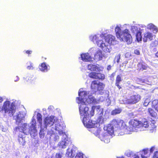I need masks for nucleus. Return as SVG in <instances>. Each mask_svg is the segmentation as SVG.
Returning a JSON list of instances; mask_svg holds the SVG:
<instances>
[{
  "label": "nucleus",
  "mask_w": 158,
  "mask_h": 158,
  "mask_svg": "<svg viewBox=\"0 0 158 158\" xmlns=\"http://www.w3.org/2000/svg\"><path fill=\"white\" fill-rule=\"evenodd\" d=\"M140 99V95L136 94L131 96L130 98L127 99V102L129 104H135L139 102Z\"/></svg>",
  "instance_id": "obj_13"
},
{
  "label": "nucleus",
  "mask_w": 158,
  "mask_h": 158,
  "mask_svg": "<svg viewBox=\"0 0 158 158\" xmlns=\"http://www.w3.org/2000/svg\"><path fill=\"white\" fill-rule=\"evenodd\" d=\"M93 109H96V113L100 117L103 115V109L100 108V106H93Z\"/></svg>",
  "instance_id": "obj_24"
},
{
  "label": "nucleus",
  "mask_w": 158,
  "mask_h": 158,
  "mask_svg": "<svg viewBox=\"0 0 158 158\" xmlns=\"http://www.w3.org/2000/svg\"><path fill=\"white\" fill-rule=\"evenodd\" d=\"M158 44V39H156L154 41L152 42L150 44V46L151 47H155L157 46Z\"/></svg>",
  "instance_id": "obj_35"
},
{
  "label": "nucleus",
  "mask_w": 158,
  "mask_h": 158,
  "mask_svg": "<svg viewBox=\"0 0 158 158\" xmlns=\"http://www.w3.org/2000/svg\"><path fill=\"white\" fill-rule=\"evenodd\" d=\"M153 35L152 34L149 32H147L144 33L143 38V40L144 42H146L148 40L150 41L152 40L153 39Z\"/></svg>",
  "instance_id": "obj_21"
},
{
  "label": "nucleus",
  "mask_w": 158,
  "mask_h": 158,
  "mask_svg": "<svg viewBox=\"0 0 158 158\" xmlns=\"http://www.w3.org/2000/svg\"><path fill=\"white\" fill-rule=\"evenodd\" d=\"M97 79H101L103 80L105 78V76L103 74L101 73H97Z\"/></svg>",
  "instance_id": "obj_37"
},
{
  "label": "nucleus",
  "mask_w": 158,
  "mask_h": 158,
  "mask_svg": "<svg viewBox=\"0 0 158 158\" xmlns=\"http://www.w3.org/2000/svg\"><path fill=\"white\" fill-rule=\"evenodd\" d=\"M46 109L45 108H44L43 109V110L44 111H45V113L46 112Z\"/></svg>",
  "instance_id": "obj_60"
},
{
  "label": "nucleus",
  "mask_w": 158,
  "mask_h": 158,
  "mask_svg": "<svg viewBox=\"0 0 158 158\" xmlns=\"http://www.w3.org/2000/svg\"><path fill=\"white\" fill-rule=\"evenodd\" d=\"M120 135H123V134L122 133L120 134Z\"/></svg>",
  "instance_id": "obj_62"
},
{
  "label": "nucleus",
  "mask_w": 158,
  "mask_h": 158,
  "mask_svg": "<svg viewBox=\"0 0 158 158\" xmlns=\"http://www.w3.org/2000/svg\"><path fill=\"white\" fill-rule=\"evenodd\" d=\"M121 27V25H118L115 27V31L117 37L121 41H126L128 44H131L132 42V38L129 30L126 29L122 31Z\"/></svg>",
  "instance_id": "obj_5"
},
{
  "label": "nucleus",
  "mask_w": 158,
  "mask_h": 158,
  "mask_svg": "<svg viewBox=\"0 0 158 158\" xmlns=\"http://www.w3.org/2000/svg\"><path fill=\"white\" fill-rule=\"evenodd\" d=\"M98 49L96 47H92L89 50L88 53L91 55H94Z\"/></svg>",
  "instance_id": "obj_28"
},
{
  "label": "nucleus",
  "mask_w": 158,
  "mask_h": 158,
  "mask_svg": "<svg viewBox=\"0 0 158 158\" xmlns=\"http://www.w3.org/2000/svg\"><path fill=\"white\" fill-rule=\"evenodd\" d=\"M150 102V99L148 98H147L145 100L143 105L144 106H146L149 104Z\"/></svg>",
  "instance_id": "obj_38"
},
{
  "label": "nucleus",
  "mask_w": 158,
  "mask_h": 158,
  "mask_svg": "<svg viewBox=\"0 0 158 158\" xmlns=\"http://www.w3.org/2000/svg\"><path fill=\"white\" fill-rule=\"evenodd\" d=\"M103 36L102 33L101 34H94L89 36V39L94 44H96Z\"/></svg>",
  "instance_id": "obj_16"
},
{
  "label": "nucleus",
  "mask_w": 158,
  "mask_h": 158,
  "mask_svg": "<svg viewBox=\"0 0 158 158\" xmlns=\"http://www.w3.org/2000/svg\"><path fill=\"white\" fill-rule=\"evenodd\" d=\"M139 31L140 32L141 35L142 33L143 32L142 31L144 30H146V26L144 25H139Z\"/></svg>",
  "instance_id": "obj_36"
},
{
  "label": "nucleus",
  "mask_w": 158,
  "mask_h": 158,
  "mask_svg": "<svg viewBox=\"0 0 158 158\" xmlns=\"http://www.w3.org/2000/svg\"><path fill=\"white\" fill-rule=\"evenodd\" d=\"M57 118L54 116H48L44 119V124L45 128L47 127L53 126L47 131V134L50 136V142H57L59 140V136L56 132H57L60 136H62L61 141L58 143V146L60 148H64L69 143L70 139L64 131L65 127V124L57 122Z\"/></svg>",
  "instance_id": "obj_2"
},
{
  "label": "nucleus",
  "mask_w": 158,
  "mask_h": 158,
  "mask_svg": "<svg viewBox=\"0 0 158 158\" xmlns=\"http://www.w3.org/2000/svg\"><path fill=\"white\" fill-rule=\"evenodd\" d=\"M27 158V157L26 156L25 158Z\"/></svg>",
  "instance_id": "obj_63"
},
{
  "label": "nucleus",
  "mask_w": 158,
  "mask_h": 158,
  "mask_svg": "<svg viewBox=\"0 0 158 158\" xmlns=\"http://www.w3.org/2000/svg\"><path fill=\"white\" fill-rule=\"evenodd\" d=\"M153 158H158V151H156L154 153Z\"/></svg>",
  "instance_id": "obj_45"
},
{
  "label": "nucleus",
  "mask_w": 158,
  "mask_h": 158,
  "mask_svg": "<svg viewBox=\"0 0 158 158\" xmlns=\"http://www.w3.org/2000/svg\"><path fill=\"white\" fill-rule=\"evenodd\" d=\"M105 87V85L98 81H94L91 82V87L93 90L92 94H90L85 101V99H82L81 98H79L77 103L80 104L79 110L81 118H82V122L86 127H91L97 126L98 124L96 121L89 120V108L86 106L89 104H95L98 103V101L91 94L97 91L103 90Z\"/></svg>",
  "instance_id": "obj_1"
},
{
  "label": "nucleus",
  "mask_w": 158,
  "mask_h": 158,
  "mask_svg": "<svg viewBox=\"0 0 158 158\" xmlns=\"http://www.w3.org/2000/svg\"><path fill=\"white\" fill-rule=\"evenodd\" d=\"M155 126L154 125V124H153L152 125V128H155Z\"/></svg>",
  "instance_id": "obj_59"
},
{
  "label": "nucleus",
  "mask_w": 158,
  "mask_h": 158,
  "mask_svg": "<svg viewBox=\"0 0 158 158\" xmlns=\"http://www.w3.org/2000/svg\"><path fill=\"white\" fill-rule=\"evenodd\" d=\"M121 81V77L119 75H118L116 77L115 85L119 89L121 88V87L119 85V83Z\"/></svg>",
  "instance_id": "obj_30"
},
{
  "label": "nucleus",
  "mask_w": 158,
  "mask_h": 158,
  "mask_svg": "<svg viewBox=\"0 0 158 158\" xmlns=\"http://www.w3.org/2000/svg\"><path fill=\"white\" fill-rule=\"evenodd\" d=\"M148 111L150 115L152 117H155L156 115V113L154 111V110L152 108H149L148 109Z\"/></svg>",
  "instance_id": "obj_34"
},
{
  "label": "nucleus",
  "mask_w": 158,
  "mask_h": 158,
  "mask_svg": "<svg viewBox=\"0 0 158 158\" xmlns=\"http://www.w3.org/2000/svg\"><path fill=\"white\" fill-rule=\"evenodd\" d=\"M26 53L28 55L31 54L32 53V51L31 50L25 51Z\"/></svg>",
  "instance_id": "obj_47"
},
{
  "label": "nucleus",
  "mask_w": 158,
  "mask_h": 158,
  "mask_svg": "<svg viewBox=\"0 0 158 158\" xmlns=\"http://www.w3.org/2000/svg\"><path fill=\"white\" fill-rule=\"evenodd\" d=\"M139 25L136 24L135 26H132L131 27V31L132 33L135 35L136 39L138 42L141 40L142 36L140 32L139 31Z\"/></svg>",
  "instance_id": "obj_10"
},
{
  "label": "nucleus",
  "mask_w": 158,
  "mask_h": 158,
  "mask_svg": "<svg viewBox=\"0 0 158 158\" xmlns=\"http://www.w3.org/2000/svg\"><path fill=\"white\" fill-rule=\"evenodd\" d=\"M148 66L145 63L140 61L138 64L137 69L139 70H146Z\"/></svg>",
  "instance_id": "obj_23"
},
{
  "label": "nucleus",
  "mask_w": 158,
  "mask_h": 158,
  "mask_svg": "<svg viewBox=\"0 0 158 158\" xmlns=\"http://www.w3.org/2000/svg\"><path fill=\"white\" fill-rule=\"evenodd\" d=\"M94 57L97 60H101L102 59L103 57V55L102 54V51L100 49H98L96 52L94 54Z\"/></svg>",
  "instance_id": "obj_22"
},
{
  "label": "nucleus",
  "mask_w": 158,
  "mask_h": 158,
  "mask_svg": "<svg viewBox=\"0 0 158 158\" xmlns=\"http://www.w3.org/2000/svg\"><path fill=\"white\" fill-rule=\"evenodd\" d=\"M81 60L85 61H92L93 59L88 53L81 54Z\"/></svg>",
  "instance_id": "obj_20"
},
{
  "label": "nucleus",
  "mask_w": 158,
  "mask_h": 158,
  "mask_svg": "<svg viewBox=\"0 0 158 158\" xmlns=\"http://www.w3.org/2000/svg\"><path fill=\"white\" fill-rule=\"evenodd\" d=\"M39 69L41 72L47 73L50 70V67L48 64L44 62L39 65Z\"/></svg>",
  "instance_id": "obj_18"
},
{
  "label": "nucleus",
  "mask_w": 158,
  "mask_h": 158,
  "mask_svg": "<svg viewBox=\"0 0 158 158\" xmlns=\"http://www.w3.org/2000/svg\"><path fill=\"white\" fill-rule=\"evenodd\" d=\"M25 115L26 114L24 112H19L17 113L14 116V119L15 120L16 124H18L21 123L24 119Z\"/></svg>",
  "instance_id": "obj_14"
},
{
  "label": "nucleus",
  "mask_w": 158,
  "mask_h": 158,
  "mask_svg": "<svg viewBox=\"0 0 158 158\" xmlns=\"http://www.w3.org/2000/svg\"><path fill=\"white\" fill-rule=\"evenodd\" d=\"M129 123L130 127L133 128V130L131 131V132L137 131L138 129L140 128L141 129L140 130H146L149 129V130H152V129L151 128L148 122L147 121H145L143 123L133 119L129 121Z\"/></svg>",
  "instance_id": "obj_7"
},
{
  "label": "nucleus",
  "mask_w": 158,
  "mask_h": 158,
  "mask_svg": "<svg viewBox=\"0 0 158 158\" xmlns=\"http://www.w3.org/2000/svg\"><path fill=\"white\" fill-rule=\"evenodd\" d=\"M156 56L158 57V51L156 53Z\"/></svg>",
  "instance_id": "obj_58"
},
{
  "label": "nucleus",
  "mask_w": 158,
  "mask_h": 158,
  "mask_svg": "<svg viewBox=\"0 0 158 158\" xmlns=\"http://www.w3.org/2000/svg\"><path fill=\"white\" fill-rule=\"evenodd\" d=\"M3 127L2 126L0 125V130H1Z\"/></svg>",
  "instance_id": "obj_57"
},
{
  "label": "nucleus",
  "mask_w": 158,
  "mask_h": 158,
  "mask_svg": "<svg viewBox=\"0 0 158 158\" xmlns=\"http://www.w3.org/2000/svg\"><path fill=\"white\" fill-rule=\"evenodd\" d=\"M103 129L104 130L103 132H107L108 134L112 135L114 131V127L111 123L105 126Z\"/></svg>",
  "instance_id": "obj_19"
},
{
  "label": "nucleus",
  "mask_w": 158,
  "mask_h": 158,
  "mask_svg": "<svg viewBox=\"0 0 158 158\" xmlns=\"http://www.w3.org/2000/svg\"><path fill=\"white\" fill-rule=\"evenodd\" d=\"M2 131L5 132L6 131V129L5 128H3V127L2 129L1 130Z\"/></svg>",
  "instance_id": "obj_54"
},
{
  "label": "nucleus",
  "mask_w": 158,
  "mask_h": 158,
  "mask_svg": "<svg viewBox=\"0 0 158 158\" xmlns=\"http://www.w3.org/2000/svg\"><path fill=\"white\" fill-rule=\"evenodd\" d=\"M32 75H31L30 74H27L23 77V79L25 81L29 83L31 79L32 78Z\"/></svg>",
  "instance_id": "obj_29"
},
{
  "label": "nucleus",
  "mask_w": 158,
  "mask_h": 158,
  "mask_svg": "<svg viewBox=\"0 0 158 158\" xmlns=\"http://www.w3.org/2000/svg\"><path fill=\"white\" fill-rule=\"evenodd\" d=\"M106 33L103 32L102 35L103 36L96 44L98 47L101 48L103 51L106 53H110L112 50L110 45L107 43L106 39L105 37Z\"/></svg>",
  "instance_id": "obj_9"
},
{
  "label": "nucleus",
  "mask_w": 158,
  "mask_h": 158,
  "mask_svg": "<svg viewBox=\"0 0 158 158\" xmlns=\"http://www.w3.org/2000/svg\"><path fill=\"white\" fill-rule=\"evenodd\" d=\"M87 67L88 69L91 71L99 72L102 71L103 69V68L102 66L98 64H88Z\"/></svg>",
  "instance_id": "obj_15"
},
{
  "label": "nucleus",
  "mask_w": 158,
  "mask_h": 158,
  "mask_svg": "<svg viewBox=\"0 0 158 158\" xmlns=\"http://www.w3.org/2000/svg\"><path fill=\"white\" fill-rule=\"evenodd\" d=\"M148 82L145 80L141 79L140 80V84L141 85H143L144 84L143 83L148 84Z\"/></svg>",
  "instance_id": "obj_43"
},
{
  "label": "nucleus",
  "mask_w": 158,
  "mask_h": 158,
  "mask_svg": "<svg viewBox=\"0 0 158 158\" xmlns=\"http://www.w3.org/2000/svg\"><path fill=\"white\" fill-rule=\"evenodd\" d=\"M155 148L154 147H152L150 149V152H152L154 149Z\"/></svg>",
  "instance_id": "obj_53"
},
{
  "label": "nucleus",
  "mask_w": 158,
  "mask_h": 158,
  "mask_svg": "<svg viewBox=\"0 0 158 158\" xmlns=\"http://www.w3.org/2000/svg\"><path fill=\"white\" fill-rule=\"evenodd\" d=\"M121 55L120 54H118L114 58V61H116L117 63H118L119 62V60L120 59Z\"/></svg>",
  "instance_id": "obj_41"
},
{
  "label": "nucleus",
  "mask_w": 158,
  "mask_h": 158,
  "mask_svg": "<svg viewBox=\"0 0 158 158\" xmlns=\"http://www.w3.org/2000/svg\"><path fill=\"white\" fill-rule=\"evenodd\" d=\"M36 123L34 116L32 119L31 123L27 125V123L21 124L18 127L14 128V130L17 131H20L18 138V140L19 144L23 146L25 143V137H23V134L27 135L30 134L32 137H34L37 134Z\"/></svg>",
  "instance_id": "obj_3"
},
{
  "label": "nucleus",
  "mask_w": 158,
  "mask_h": 158,
  "mask_svg": "<svg viewBox=\"0 0 158 158\" xmlns=\"http://www.w3.org/2000/svg\"><path fill=\"white\" fill-rule=\"evenodd\" d=\"M19 80V78L18 76H16L15 79V82H17Z\"/></svg>",
  "instance_id": "obj_50"
},
{
  "label": "nucleus",
  "mask_w": 158,
  "mask_h": 158,
  "mask_svg": "<svg viewBox=\"0 0 158 158\" xmlns=\"http://www.w3.org/2000/svg\"><path fill=\"white\" fill-rule=\"evenodd\" d=\"M148 152V150L146 149H144L141 152L140 154L141 158H147V157L145 156Z\"/></svg>",
  "instance_id": "obj_31"
},
{
  "label": "nucleus",
  "mask_w": 158,
  "mask_h": 158,
  "mask_svg": "<svg viewBox=\"0 0 158 158\" xmlns=\"http://www.w3.org/2000/svg\"><path fill=\"white\" fill-rule=\"evenodd\" d=\"M30 65L27 66V68L28 70H33L34 69L33 64L31 62H29Z\"/></svg>",
  "instance_id": "obj_42"
},
{
  "label": "nucleus",
  "mask_w": 158,
  "mask_h": 158,
  "mask_svg": "<svg viewBox=\"0 0 158 158\" xmlns=\"http://www.w3.org/2000/svg\"><path fill=\"white\" fill-rule=\"evenodd\" d=\"M11 102L7 99L3 103L1 108L0 106V112L4 111L6 115L12 117L16 111L15 101Z\"/></svg>",
  "instance_id": "obj_6"
},
{
  "label": "nucleus",
  "mask_w": 158,
  "mask_h": 158,
  "mask_svg": "<svg viewBox=\"0 0 158 158\" xmlns=\"http://www.w3.org/2000/svg\"><path fill=\"white\" fill-rule=\"evenodd\" d=\"M3 101V99L2 97H0V106L1 107L2 105V102Z\"/></svg>",
  "instance_id": "obj_48"
},
{
  "label": "nucleus",
  "mask_w": 158,
  "mask_h": 158,
  "mask_svg": "<svg viewBox=\"0 0 158 158\" xmlns=\"http://www.w3.org/2000/svg\"><path fill=\"white\" fill-rule=\"evenodd\" d=\"M107 43L109 44L114 45L117 43L118 42L115 40V36L111 35H108L107 37L105 38Z\"/></svg>",
  "instance_id": "obj_17"
},
{
  "label": "nucleus",
  "mask_w": 158,
  "mask_h": 158,
  "mask_svg": "<svg viewBox=\"0 0 158 158\" xmlns=\"http://www.w3.org/2000/svg\"><path fill=\"white\" fill-rule=\"evenodd\" d=\"M114 27H115V25H113L110 26V28L111 29H113L114 28Z\"/></svg>",
  "instance_id": "obj_56"
},
{
  "label": "nucleus",
  "mask_w": 158,
  "mask_h": 158,
  "mask_svg": "<svg viewBox=\"0 0 158 158\" xmlns=\"http://www.w3.org/2000/svg\"><path fill=\"white\" fill-rule=\"evenodd\" d=\"M122 111V110L119 108L113 110L111 112V114L112 115H115L117 114H119Z\"/></svg>",
  "instance_id": "obj_32"
},
{
  "label": "nucleus",
  "mask_w": 158,
  "mask_h": 158,
  "mask_svg": "<svg viewBox=\"0 0 158 158\" xmlns=\"http://www.w3.org/2000/svg\"><path fill=\"white\" fill-rule=\"evenodd\" d=\"M48 111L50 113H52L55 110V108L52 106H50L48 108Z\"/></svg>",
  "instance_id": "obj_39"
},
{
  "label": "nucleus",
  "mask_w": 158,
  "mask_h": 158,
  "mask_svg": "<svg viewBox=\"0 0 158 158\" xmlns=\"http://www.w3.org/2000/svg\"><path fill=\"white\" fill-rule=\"evenodd\" d=\"M152 106L158 112V100H155L152 102Z\"/></svg>",
  "instance_id": "obj_27"
},
{
  "label": "nucleus",
  "mask_w": 158,
  "mask_h": 158,
  "mask_svg": "<svg viewBox=\"0 0 158 158\" xmlns=\"http://www.w3.org/2000/svg\"><path fill=\"white\" fill-rule=\"evenodd\" d=\"M114 127V131H118L119 132L123 133L125 134H130L131 131L133 130L129 124L127 126L123 120L120 119H114L111 122Z\"/></svg>",
  "instance_id": "obj_4"
},
{
  "label": "nucleus",
  "mask_w": 158,
  "mask_h": 158,
  "mask_svg": "<svg viewBox=\"0 0 158 158\" xmlns=\"http://www.w3.org/2000/svg\"><path fill=\"white\" fill-rule=\"evenodd\" d=\"M111 68H112V66H111L110 65H109L107 66V70H108V71H109V70H110L111 69Z\"/></svg>",
  "instance_id": "obj_51"
},
{
  "label": "nucleus",
  "mask_w": 158,
  "mask_h": 158,
  "mask_svg": "<svg viewBox=\"0 0 158 158\" xmlns=\"http://www.w3.org/2000/svg\"><path fill=\"white\" fill-rule=\"evenodd\" d=\"M135 53L137 55H139L140 54L139 51L138 50H135L134 51Z\"/></svg>",
  "instance_id": "obj_49"
},
{
  "label": "nucleus",
  "mask_w": 158,
  "mask_h": 158,
  "mask_svg": "<svg viewBox=\"0 0 158 158\" xmlns=\"http://www.w3.org/2000/svg\"><path fill=\"white\" fill-rule=\"evenodd\" d=\"M113 75H114V73H112Z\"/></svg>",
  "instance_id": "obj_64"
},
{
  "label": "nucleus",
  "mask_w": 158,
  "mask_h": 158,
  "mask_svg": "<svg viewBox=\"0 0 158 158\" xmlns=\"http://www.w3.org/2000/svg\"><path fill=\"white\" fill-rule=\"evenodd\" d=\"M36 77H34V76L32 75V78L31 79L29 83L31 84H34L36 82Z\"/></svg>",
  "instance_id": "obj_40"
},
{
  "label": "nucleus",
  "mask_w": 158,
  "mask_h": 158,
  "mask_svg": "<svg viewBox=\"0 0 158 158\" xmlns=\"http://www.w3.org/2000/svg\"><path fill=\"white\" fill-rule=\"evenodd\" d=\"M98 124V120L97 121ZM97 127H87L88 128H92L90 130V131L94 133L95 135L98 136H99V139L102 141H103L104 143H107L110 142V138H111L112 135H110L107 133V132H103V133L100 135H99L100 133V131L98 130V129L97 128Z\"/></svg>",
  "instance_id": "obj_8"
},
{
  "label": "nucleus",
  "mask_w": 158,
  "mask_h": 158,
  "mask_svg": "<svg viewBox=\"0 0 158 158\" xmlns=\"http://www.w3.org/2000/svg\"><path fill=\"white\" fill-rule=\"evenodd\" d=\"M124 158V157H120V158Z\"/></svg>",
  "instance_id": "obj_61"
},
{
  "label": "nucleus",
  "mask_w": 158,
  "mask_h": 158,
  "mask_svg": "<svg viewBox=\"0 0 158 158\" xmlns=\"http://www.w3.org/2000/svg\"><path fill=\"white\" fill-rule=\"evenodd\" d=\"M97 73H96L95 72H92L89 73L88 74V76L91 78L97 79Z\"/></svg>",
  "instance_id": "obj_33"
},
{
  "label": "nucleus",
  "mask_w": 158,
  "mask_h": 158,
  "mask_svg": "<svg viewBox=\"0 0 158 158\" xmlns=\"http://www.w3.org/2000/svg\"><path fill=\"white\" fill-rule=\"evenodd\" d=\"M35 114H36V118L40 124V125H41L42 124V115L39 113H38L36 111L35 112Z\"/></svg>",
  "instance_id": "obj_26"
},
{
  "label": "nucleus",
  "mask_w": 158,
  "mask_h": 158,
  "mask_svg": "<svg viewBox=\"0 0 158 158\" xmlns=\"http://www.w3.org/2000/svg\"><path fill=\"white\" fill-rule=\"evenodd\" d=\"M62 155L61 153H56V158H61Z\"/></svg>",
  "instance_id": "obj_46"
},
{
  "label": "nucleus",
  "mask_w": 158,
  "mask_h": 158,
  "mask_svg": "<svg viewBox=\"0 0 158 158\" xmlns=\"http://www.w3.org/2000/svg\"><path fill=\"white\" fill-rule=\"evenodd\" d=\"M139 157H140V156L137 154L134 155L133 156V158H139Z\"/></svg>",
  "instance_id": "obj_52"
},
{
  "label": "nucleus",
  "mask_w": 158,
  "mask_h": 158,
  "mask_svg": "<svg viewBox=\"0 0 158 158\" xmlns=\"http://www.w3.org/2000/svg\"><path fill=\"white\" fill-rule=\"evenodd\" d=\"M77 150V148L73 144H71L67 149L66 156L69 157H73L75 155Z\"/></svg>",
  "instance_id": "obj_11"
},
{
  "label": "nucleus",
  "mask_w": 158,
  "mask_h": 158,
  "mask_svg": "<svg viewBox=\"0 0 158 158\" xmlns=\"http://www.w3.org/2000/svg\"><path fill=\"white\" fill-rule=\"evenodd\" d=\"M93 106H92V107L91 110L90 111V114L91 117L94 116V111H96V109H93Z\"/></svg>",
  "instance_id": "obj_44"
},
{
  "label": "nucleus",
  "mask_w": 158,
  "mask_h": 158,
  "mask_svg": "<svg viewBox=\"0 0 158 158\" xmlns=\"http://www.w3.org/2000/svg\"><path fill=\"white\" fill-rule=\"evenodd\" d=\"M92 94V91H84L82 89H80L78 92L79 98H77L76 99L77 102L79 100V98H81L82 99H85V101L88 95L90 94Z\"/></svg>",
  "instance_id": "obj_12"
},
{
  "label": "nucleus",
  "mask_w": 158,
  "mask_h": 158,
  "mask_svg": "<svg viewBox=\"0 0 158 158\" xmlns=\"http://www.w3.org/2000/svg\"><path fill=\"white\" fill-rule=\"evenodd\" d=\"M39 135L40 138H43L44 137V135H43L41 134V132L39 133Z\"/></svg>",
  "instance_id": "obj_55"
},
{
  "label": "nucleus",
  "mask_w": 158,
  "mask_h": 158,
  "mask_svg": "<svg viewBox=\"0 0 158 158\" xmlns=\"http://www.w3.org/2000/svg\"><path fill=\"white\" fill-rule=\"evenodd\" d=\"M147 28L152 30L153 33H156L157 32L158 29L157 27L152 23H149L147 26Z\"/></svg>",
  "instance_id": "obj_25"
}]
</instances>
